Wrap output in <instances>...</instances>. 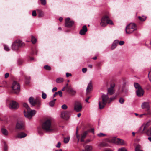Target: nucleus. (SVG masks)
<instances>
[{
	"instance_id": "1",
	"label": "nucleus",
	"mask_w": 151,
	"mask_h": 151,
	"mask_svg": "<svg viewBox=\"0 0 151 151\" xmlns=\"http://www.w3.org/2000/svg\"><path fill=\"white\" fill-rule=\"evenodd\" d=\"M23 107L26 108V109L24 112V116L29 119H31L33 116L35 114V111L31 110L27 104L25 103H23Z\"/></svg>"
},
{
	"instance_id": "2",
	"label": "nucleus",
	"mask_w": 151,
	"mask_h": 151,
	"mask_svg": "<svg viewBox=\"0 0 151 151\" xmlns=\"http://www.w3.org/2000/svg\"><path fill=\"white\" fill-rule=\"evenodd\" d=\"M42 129L47 132H50L53 130L51 125V121L48 119L45 121L42 124Z\"/></svg>"
},
{
	"instance_id": "3",
	"label": "nucleus",
	"mask_w": 151,
	"mask_h": 151,
	"mask_svg": "<svg viewBox=\"0 0 151 151\" xmlns=\"http://www.w3.org/2000/svg\"><path fill=\"white\" fill-rule=\"evenodd\" d=\"M137 29V26L135 24L131 23L126 27V33L127 34H130L133 33Z\"/></svg>"
},
{
	"instance_id": "4",
	"label": "nucleus",
	"mask_w": 151,
	"mask_h": 151,
	"mask_svg": "<svg viewBox=\"0 0 151 151\" xmlns=\"http://www.w3.org/2000/svg\"><path fill=\"white\" fill-rule=\"evenodd\" d=\"M25 44L19 40H17L12 44V48L13 50H18L19 47L24 46Z\"/></svg>"
},
{
	"instance_id": "5",
	"label": "nucleus",
	"mask_w": 151,
	"mask_h": 151,
	"mask_svg": "<svg viewBox=\"0 0 151 151\" xmlns=\"http://www.w3.org/2000/svg\"><path fill=\"white\" fill-rule=\"evenodd\" d=\"M109 97L107 95L103 94L102 96V101L99 103V106L100 109L104 108L106 104Z\"/></svg>"
},
{
	"instance_id": "6",
	"label": "nucleus",
	"mask_w": 151,
	"mask_h": 151,
	"mask_svg": "<svg viewBox=\"0 0 151 151\" xmlns=\"http://www.w3.org/2000/svg\"><path fill=\"white\" fill-rule=\"evenodd\" d=\"M12 93L18 94L20 91V86L19 83L16 81H14L12 84Z\"/></svg>"
},
{
	"instance_id": "7",
	"label": "nucleus",
	"mask_w": 151,
	"mask_h": 151,
	"mask_svg": "<svg viewBox=\"0 0 151 151\" xmlns=\"http://www.w3.org/2000/svg\"><path fill=\"white\" fill-rule=\"evenodd\" d=\"M109 16L107 15H104L102 17L100 23L101 26L103 27H106L107 25V19H109Z\"/></svg>"
},
{
	"instance_id": "8",
	"label": "nucleus",
	"mask_w": 151,
	"mask_h": 151,
	"mask_svg": "<svg viewBox=\"0 0 151 151\" xmlns=\"http://www.w3.org/2000/svg\"><path fill=\"white\" fill-rule=\"evenodd\" d=\"M111 141L115 144L119 145H123L124 144V141L120 138H113Z\"/></svg>"
},
{
	"instance_id": "9",
	"label": "nucleus",
	"mask_w": 151,
	"mask_h": 151,
	"mask_svg": "<svg viewBox=\"0 0 151 151\" xmlns=\"http://www.w3.org/2000/svg\"><path fill=\"white\" fill-rule=\"evenodd\" d=\"M82 109V106L79 102H76L74 104V109L76 112H79L81 111Z\"/></svg>"
},
{
	"instance_id": "10",
	"label": "nucleus",
	"mask_w": 151,
	"mask_h": 151,
	"mask_svg": "<svg viewBox=\"0 0 151 151\" xmlns=\"http://www.w3.org/2000/svg\"><path fill=\"white\" fill-rule=\"evenodd\" d=\"M9 106L10 109H17L19 107L18 104L14 101H10Z\"/></svg>"
},
{
	"instance_id": "11",
	"label": "nucleus",
	"mask_w": 151,
	"mask_h": 151,
	"mask_svg": "<svg viewBox=\"0 0 151 151\" xmlns=\"http://www.w3.org/2000/svg\"><path fill=\"white\" fill-rule=\"evenodd\" d=\"M24 125L23 121H18L16 124V128L17 129H23L24 128Z\"/></svg>"
},
{
	"instance_id": "12",
	"label": "nucleus",
	"mask_w": 151,
	"mask_h": 151,
	"mask_svg": "<svg viewBox=\"0 0 151 151\" xmlns=\"http://www.w3.org/2000/svg\"><path fill=\"white\" fill-rule=\"evenodd\" d=\"M70 18H67L65 19V26L68 27H71L74 24V22L73 21H70Z\"/></svg>"
},
{
	"instance_id": "13",
	"label": "nucleus",
	"mask_w": 151,
	"mask_h": 151,
	"mask_svg": "<svg viewBox=\"0 0 151 151\" xmlns=\"http://www.w3.org/2000/svg\"><path fill=\"white\" fill-rule=\"evenodd\" d=\"M92 89L93 87L92 86V82L91 81H90L89 82L86 88V94L88 95L90 94L91 92Z\"/></svg>"
},
{
	"instance_id": "14",
	"label": "nucleus",
	"mask_w": 151,
	"mask_h": 151,
	"mask_svg": "<svg viewBox=\"0 0 151 151\" xmlns=\"http://www.w3.org/2000/svg\"><path fill=\"white\" fill-rule=\"evenodd\" d=\"M149 102H145L142 103L141 104V108L143 109H146L147 110H149L150 108Z\"/></svg>"
},
{
	"instance_id": "15",
	"label": "nucleus",
	"mask_w": 151,
	"mask_h": 151,
	"mask_svg": "<svg viewBox=\"0 0 151 151\" xmlns=\"http://www.w3.org/2000/svg\"><path fill=\"white\" fill-rule=\"evenodd\" d=\"M136 92L137 95L138 97L142 96L144 93V91L142 88L136 90Z\"/></svg>"
},
{
	"instance_id": "16",
	"label": "nucleus",
	"mask_w": 151,
	"mask_h": 151,
	"mask_svg": "<svg viewBox=\"0 0 151 151\" xmlns=\"http://www.w3.org/2000/svg\"><path fill=\"white\" fill-rule=\"evenodd\" d=\"M68 92L72 96L75 95L76 93V91L71 87L68 88Z\"/></svg>"
},
{
	"instance_id": "17",
	"label": "nucleus",
	"mask_w": 151,
	"mask_h": 151,
	"mask_svg": "<svg viewBox=\"0 0 151 151\" xmlns=\"http://www.w3.org/2000/svg\"><path fill=\"white\" fill-rule=\"evenodd\" d=\"M87 31V29L86 25L84 26L82 29L80 30V34L81 35H83L85 34Z\"/></svg>"
},
{
	"instance_id": "18",
	"label": "nucleus",
	"mask_w": 151,
	"mask_h": 151,
	"mask_svg": "<svg viewBox=\"0 0 151 151\" xmlns=\"http://www.w3.org/2000/svg\"><path fill=\"white\" fill-rule=\"evenodd\" d=\"M119 41L118 40H115L112 44V45L111 48V50H113L114 49H115Z\"/></svg>"
},
{
	"instance_id": "19",
	"label": "nucleus",
	"mask_w": 151,
	"mask_h": 151,
	"mask_svg": "<svg viewBox=\"0 0 151 151\" xmlns=\"http://www.w3.org/2000/svg\"><path fill=\"white\" fill-rule=\"evenodd\" d=\"M27 136L26 134L24 132L19 133L16 136V137L19 138H22L25 137Z\"/></svg>"
},
{
	"instance_id": "20",
	"label": "nucleus",
	"mask_w": 151,
	"mask_h": 151,
	"mask_svg": "<svg viewBox=\"0 0 151 151\" xmlns=\"http://www.w3.org/2000/svg\"><path fill=\"white\" fill-rule=\"evenodd\" d=\"M29 103L32 106L36 104V102L32 97H30L29 99Z\"/></svg>"
},
{
	"instance_id": "21",
	"label": "nucleus",
	"mask_w": 151,
	"mask_h": 151,
	"mask_svg": "<svg viewBox=\"0 0 151 151\" xmlns=\"http://www.w3.org/2000/svg\"><path fill=\"white\" fill-rule=\"evenodd\" d=\"M87 134V132H85L81 134V142L84 141V139L86 137Z\"/></svg>"
},
{
	"instance_id": "22",
	"label": "nucleus",
	"mask_w": 151,
	"mask_h": 151,
	"mask_svg": "<svg viewBox=\"0 0 151 151\" xmlns=\"http://www.w3.org/2000/svg\"><path fill=\"white\" fill-rule=\"evenodd\" d=\"M148 126V125H147V124H145L143 125L140 127V130H142L141 133H143L144 131L147 128Z\"/></svg>"
},
{
	"instance_id": "23",
	"label": "nucleus",
	"mask_w": 151,
	"mask_h": 151,
	"mask_svg": "<svg viewBox=\"0 0 151 151\" xmlns=\"http://www.w3.org/2000/svg\"><path fill=\"white\" fill-rule=\"evenodd\" d=\"M1 132L2 134L5 136H7L8 134L7 130L5 128H2L1 129Z\"/></svg>"
},
{
	"instance_id": "24",
	"label": "nucleus",
	"mask_w": 151,
	"mask_h": 151,
	"mask_svg": "<svg viewBox=\"0 0 151 151\" xmlns=\"http://www.w3.org/2000/svg\"><path fill=\"white\" fill-rule=\"evenodd\" d=\"M114 92V89L109 88L108 90L107 94L111 95L113 94Z\"/></svg>"
},
{
	"instance_id": "25",
	"label": "nucleus",
	"mask_w": 151,
	"mask_h": 151,
	"mask_svg": "<svg viewBox=\"0 0 151 151\" xmlns=\"http://www.w3.org/2000/svg\"><path fill=\"white\" fill-rule=\"evenodd\" d=\"M68 113V112L67 111L62 112L61 113V116L62 118H64L65 116L67 115Z\"/></svg>"
},
{
	"instance_id": "26",
	"label": "nucleus",
	"mask_w": 151,
	"mask_h": 151,
	"mask_svg": "<svg viewBox=\"0 0 151 151\" xmlns=\"http://www.w3.org/2000/svg\"><path fill=\"white\" fill-rule=\"evenodd\" d=\"M64 79L62 78H57L56 80V82L58 83H60L64 81Z\"/></svg>"
},
{
	"instance_id": "27",
	"label": "nucleus",
	"mask_w": 151,
	"mask_h": 151,
	"mask_svg": "<svg viewBox=\"0 0 151 151\" xmlns=\"http://www.w3.org/2000/svg\"><path fill=\"white\" fill-rule=\"evenodd\" d=\"M134 86L136 90L142 88L140 85L138 83H134Z\"/></svg>"
},
{
	"instance_id": "28",
	"label": "nucleus",
	"mask_w": 151,
	"mask_h": 151,
	"mask_svg": "<svg viewBox=\"0 0 151 151\" xmlns=\"http://www.w3.org/2000/svg\"><path fill=\"white\" fill-rule=\"evenodd\" d=\"M70 139V137L69 136H68L67 137L64 138V143L66 144L69 141Z\"/></svg>"
},
{
	"instance_id": "29",
	"label": "nucleus",
	"mask_w": 151,
	"mask_h": 151,
	"mask_svg": "<svg viewBox=\"0 0 151 151\" xmlns=\"http://www.w3.org/2000/svg\"><path fill=\"white\" fill-rule=\"evenodd\" d=\"M108 146V144L104 142L101 143L99 145V146L101 147H107Z\"/></svg>"
},
{
	"instance_id": "30",
	"label": "nucleus",
	"mask_w": 151,
	"mask_h": 151,
	"mask_svg": "<svg viewBox=\"0 0 151 151\" xmlns=\"http://www.w3.org/2000/svg\"><path fill=\"white\" fill-rule=\"evenodd\" d=\"M56 100V99H54L53 100L51 101L50 102H49V105L51 107L53 106H54Z\"/></svg>"
},
{
	"instance_id": "31",
	"label": "nucleus",
	"mask_w": 151,
	"mask_h": 151,
	"mask_svg": "<svg viewBox=\"0 0 151 151\" xmlns=\"http://www.w3.org/2000/svg\"><path fill=\"white\" fill-rule=\"evenodd\" d=\"M36 39L34 37L32 36L31 37V42H32V43L33 44H34L36 43Z\"/></svg>"
},
{
	"instance_id": "32",
	"label": "nucleus",
	"mask_w": 151,
	"mask_h": 151,
	"mask_svg": "<svg viewBox=\"0 0 151 151\" xmlns=\"http://www.w3.org/2000/svg\"><path fill=\"white\" fill-rule=\"evenodd\" d=\"M85 149L86 151H91L92 149V147L91 146L88 145L86 146Z\"/></svg>"
},
{
	"instance_id": "33",
	"label": "nucleus",
	"mask_w": 151,
	"mask_h": 151,
	"mask_svg": "<svg viewBox=\"0 0 151 151\" xmlns=\"http://www.w3.org/2000/svg\"><path fill=\"white\" fill-rule=\"evenodd\" d=\"M146 133L148 136H151V127L147 130Z\"/></svg>"
},
{
	"instance_id": "34",
	"label": "nucleus",
	"mask_w": 151,
	"mask_h": 151,
	"mask_svg": "<svg viewBox=\"0 0 151 151\" xmlns=\"http://www.w3.org/2000/svg\"><path fill=\"white\" fill-rule=\"evenodd\" d=\"M97 135L99 137H102L106 136V134H104L102 133H100L99 134H97Z\"/></svg>"
},
{
	"instance_id": "35",
	"label": "nucleus",
	"mask_w": 151,
	"mask_h": 151,
	"mask_svg": "<svg viewBox=\"0 0 151 151\" xmlns=\"http://www.w3.org/2000/svg\"><path fill=\"white\" fill-rule=\"evenodd\" d=\"M138 18L141 21H144L146 20V18L145 17H141L140 16H139L138 17Z\"/></svg>"
},
{
	"instance_id": "36",
	"label": "nucleus",
	"mask_w": 151,
	"mask_h": 151,
	"mask_svg": "<svg viewBox=\"0 0 151 151\" xmlns=\"http://www.w3.org/2000/svg\"><path fill=\"white\" fill-rule=\"evenodd\" d=\"M107 24H109L110 25H113L114 23L112 22V21L110 19H107Z\"/></svg>"
},
{
	"instance_id": "37",
	"label": "nucleus",
	"mask_w": 151,
	"mask_h": 151,
	"mask_svg": "<svg viewBox=\"0 0 151 151\" xmlns=\"http://www.w3.org/2000/svg\"><path fill=\"white\" fill-rule=\"evenodd\" d=\"M4 50L6 51H9L10 50V48L8 46L4 45Z\"/></svg>"
},
{
	"instance_id": "38",
	"label": "nucleus",
	"mask_w": 151,
	"mask_h": 151,
	"mask_svg": "<svg viewBox=\"0 0 151 151\" xmlns=\"http://www.w3.org/2000/svg\"><path fill=\"white\" fill-rule=\"evenodd\" d=\"M44 68L46 70H50L51 69V67L48 65H45L44 67Z\"/></svg>"
},
{
	"instance_id": "39",
	"label": "nucleus",
	"mask_w": 151,
	"mask_h": 151,
	"mask_svg": "<svg viewBox=\"0 0 151 151\" xmlns=\"http://www.w3.org/2000/svg\"><path fill=\"white\" fill-rule=\"evenodd\" d=\"M110 88L114 89V88L115 86V84L114 82H112L110 84Z\"/></svg>"
},
{
	"instance_id": "40",
	"label": "nucleus",
	"mask_w": 151,
	"mask_h": 151,
	"mask_svg": "<svg viewBox=\"0 0 151 151\" xmlns=\"http://www.w3.org/2000/svg\"><path fill=\"white\" fill-rule=\"evenodd\" d=\"M61 108L65 110L67 109L68 107L66 104H64L62 106Z\"/></svg>"
},
{
	"instance_id": "41",
	"label": "nucleus",
	"mask_w": 151,
	"mask_h": 151,
	"mask_svg": "<svg viewBox=\"0 0 151 151\" xmlns=\"http://www.w3.org/2000/svg\"><path fill=\"white\" fill-rule=\"evenodd\" d=\"M124 101V99L122 98H120L119 99V102L121 104H123Z\"/></svg>"
},
{
	"instance_id": "42",
	"label": "nucleus",
	"mask_w": 151,
	"mask_h": 151,
	"mask_svg": "<svg viewBox=\"0 0 151 151\" xmlns=\"http://www.w3.org/2000/svg\"><path fill=\"white\" fill-rule=\"evenodd\" d=\"M42 97L43 99H45L47 97V95L45 93L42 92Z\"/></svg>"
},
{
	"instance_id": "43",
	"label": "nucleus",
	"mask_w": 151,
	"mask_h": 151,
	"mask_svg": "<svg viewBox=\"0 0 151 151\" xmlns=\"http://www.w3.org/2000/svg\"><path fill=\"white\" fill-rule=\"evenodd\" d=\"M41 4L44 5H45L46 3V0H40Z\"/></svg>"
},
{
	"instance_id": "44",
	"label": "nucleus",
	"mask_w": 151,
	"mask_h": 151,
	"mask_svg": "<svg viewBox=\"0 0 151 151\" xmlns=\"http://www.w3.org/2000/svg\"><path fill=\"white\" fill-rule=\"evenodd\" d=\"M148 75L149 80L151 82V68L149 72Z\"/></svg>"
},
{
	"instance_id": "45",
	"label": "nucleus",
	"mask_w": 151,
	"mask_h": 151,
	"mask_svg": "<svg viewBox=\"0 0 151 151\" xmlns=\"http://www.w3.org/2000/svg\"><path fill=\"white\" fill-rule=\"evenodd\" d=\"M135 151H142L139 149V146L138 145L137 146L135 149Z\"/></svg>"
},
{
	"instance_id": "46",
	"label": "nucleus",
	"mask_w": 151,
	"mask_h": 151,
	"mask_svg": "<svg viewBox=\"0 0 151 151\" xmlns=\"http://www.w3.org/2000/svg\"><path fill=\"white\" fill-rule=\"evenodd\" d=\"M126 149L124 148H122L119 149L118 151H127Z\"/></svg>"
},
{
	"instance_id": "47",
	"label": "nucleus",
	"mask_w": 151,
	"mask_h": 151,
	"mask_svg": "<svg viewBox=\"0 0 151 151\" xmlns=\"http://www.w3.org/2000/svg\"><path fill=\"white\" fill-rule=\"evenodd\" d=\"M61 145V143L60 142H58V144L56 145V147L57 148H59L60 147Z\"/></svg>"
},
{
	"instance_id": "48",
	"label": "nucleus",
	"mask_w": 151,
	"mask_h": 151,
	"mask_svg": "<svg viewBox=\"0 0 151 151\" xmlns=\"http://www.w3.org/2000/svg\"><path fill=\"white\" fill-rule=\"evenodd\" d=\"M57 93H58L59 96L60 97H62V91H58L57 92Z\"/></svg>"
},
{
	"instance_id": "49",
	"label": "nucleus",
	"mask_w": 151,
	"mask_h": 151,
	"mask_svg": "<svg viewBox=\"0 0 151 151\" xmlns=\"http://www.w3.org/2000/svg\"><path fill=\"white\" fill-rule=\"evenodd\" d=\"M36 13L35 10H34L32 12V15L33 16H36Z\"/></svg>"
},
{
	"instance_id": "50",
	"label": "nucleus",
	"mask_w": 151,
	"mask_h": 151,
	"mask_svg": "<svg viewBox=\"0 0 151 151\" xmlns=\"http://www.w3.org/2000/svg\"><path fill=\"white\" fill-rule=\"evenodd\" d=\"M119 43L120 45H122L124 44V41H121L119 42Z\"/></svg>"
},
{
	"instance_id": "51",
	"label": "nucleus",
	"mask_w": 151,
	"mask_h": 151,
	"mask_svg": "<svg viewBox=\"0 0 151 151\" xmlns=\"http://www.w3.org/2000/svg\"><path fill=\"white\" fill-rule=\"evenodd\" d=\"M71 73H66V77H68L70 76H71Z\"/></svg>"
},
{
	"instance_id": "52",
	"label": "nucleus",
	"mask_w": 151,
	"mask_h": 151,
	"mask_svg": "<svg viewBox=\"0 0 151 151\" xmlns=\"http://www.w3.org/2000/svg\"><path fill=\"white\" fill-rule=\"evenodd\" d=\"M90 97H88L87 98H86L85 99V101L87 103H89V102H88V100L90 99Z\"/></svg>"
},
{
	"instance_id": "53",
	"label": "nucleus",
	"mask_w": 151,
	"mask_h": 151,
	"mask_svg": "<svg viewBox=\"0 0 151 151\" xmlns=\"http://www.w3.org/2000/svg\"><path fill=\"white\" fill-rule=\"evenodd\" d=\"M82 71L83 72L85 73L87 71V69L85 68H83L82 69Z\"/></svg>"
},
{
	"instance_id": "54",
	"label": "nucleus",
	"mask_w": 151,
	"mask_h": 151,
	"mask_svg": "<svg viewBox=\"0 0 151 151\" xmlns=\"http://www.w3.org/2000/svg\"><path fill=\"white\" fill-rule=\"evenodd\" d=\"M9 76V74L8 73H6L5 75V77L6 78Z\"/></svg>"
},
{
	"instance_id": "55",
	"label": "nucleus",
	"mask_w": 151,
	"mask_h": 151,
	"mask_svg": "<svg viewBox=\"0 0 151 151\" xmlns=\"http://www.w3.org/2000/svg\"><path fill=\"white\" fill-rule=\"evenodd\" d=\"M76 137L78 139V141L79 140V135L78 134H76Z\"/></svg>"
},
{
	"instance_id": "56",
	"label": "nucleus",
	"mask_w": 151,
	"mask_h": 151,
	"mask_svg": "<svg viewBox=\"0 0 151 151\" xmlns=\"http://www.w3.org/2000/svg\"><path fill=\"white\" fill-rule=\"evenodd\" d=\"M57 90V88L56 87L52 89V92L56 91Z\"/></svg>"
},
{
	"instance_id": "57",
	"label": "nucleus",
	"mask_w": 151,
	"mask_h": 151,
	"mask_svg": "<svg viewBox=\"0 0 151 151\" xmlns=\"http://www.w3.org/2000/svg\"><path fill=\"white\" fill-rule=\"evenodd\" d=\"M116 98V97H112V98H110V99L111 100V101L115 99Z\"/></svg>"
},
{
	"instance_id": "58",
	"label": "nucleus",
	"mask_w": 151,
	"mask_h": 151,
	"mask_svg": "<svg viewBox=\"0 0 151 151\" xmlns=\"http://www.w3.org/2000/svg\"><path fill=\"white\" fill-rule=\"evenodd\" d=\"M104 151H112V150H111V149H106Z\"/></svg>"
},
{
	"instance_id": "59",
	"label": "nucleus",
	"mask_w": 151,
	"mask_h": 151,
	"mask_svg": "<svg viewBox=\"0 0 151 151\" xmlns=\"http://www.w3.org/2000/svg\"><path fill=\"white\" fill-rule=\"evenodd\" d=\"M7 146L6 145H5L4 146V150L5 151H6V150H7Z\"/></svg>"
},
{
	"instance_id": "60",
	"label": "nucleus",
	"mask_w": 151,
	"mask_h": 151,
	"mask_svg": "<svg viewBox=\"0 0 151 151\" xmlns=\"http://www.w3.org/2000/svg\"><path fill=\"white\" fill-rule=\"evenodd\" d=\"M91 132H92V133H94V129H91L90 131Z\"/></svg>"
},
{
	"instance_id": "61",
	"label": "nucleus",
	"mask_w": 151,
	"mask_h": 151,
	"mask_svg": "<svg viewBox=\"0 0 151 151\" xmlns=\"http://www.w3.org/2000/svg\"><path fill=\"white\" fill-rule=\"evenodd\" d=\"M143 116H144V114H140L139 116V117L142 118V117H143Z\"/></svg>"
},
{
	"instance_id": "62",
	"label": "nucleus",
	"mask_w": 151,
	"mask_h": 151,
	"mask_svg": "<svg viewBox=\"0 0 151 151\" xmlns=\"http://www.w3.org/2000/svg\"><path fill=\"white\" fill-rule=\"evenodd\" d=\"M81 114L80 113H78V114H77V116L78 117H79L81 116Z\"/></svg>"
},
{
	"instance_id": "63",
	"label": "nucleus",
	"mask_w": 151,
	"mask_h": 151,
	"mask_svg": "<svg viewBox=\"0 0 151 151\" xmlns=\"http://www.w3.org/2000/svg\"><path fill=\"white\" fill-rule=\"evenodd\" d=\"M58 93L57 92H55V94L53 95V96L55 97V96Z\"/></svg>"
},
{
	"instance_id": "64",
	"label": "nucleus",
	"mask_w": 151,
	"mask_h": 151,
	"mask_svg": "<svg viewBox=\"0 0 151 151\" xmlns=\"http://www.w3.org/2000/svg\"><path fill=\"white\" fill-rule=\"evenodd\" d=\"M148 139L151 142V137H149L148 138Z\"/></svg>"
}]
</instances>
